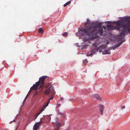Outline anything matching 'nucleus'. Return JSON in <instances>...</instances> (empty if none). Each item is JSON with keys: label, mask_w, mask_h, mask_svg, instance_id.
I'll list each match as a JSON object with an SVG mask.
<instances>
[{"label": "nucleus", "mask_w": 130, "mask_h": 130, "mask_svg": "<svg viewBox=\"0 0 130 130\" xmlns=\"http://www.w3.org/2000/svg\"><path fill=\"white\" fill-rule=\"evenodd\" d=\"M47 77V76H43L40 77L39 81L38 82H36L35 84H34L31 87L30 90L28 92V95L30 93L32 90L36 91L38 88L43 87L44 80Z\"/></svg>", "instance_id": "obj_4"}, {"label": "nucleus", "mask_w": 130, "mask_h": 130, "mask_svg": "<svg viewBox=\"0 0 130 130\" xmlns=\"http://www.w3.org/2000/svg\"><path fill=\"white\" fill-rule=\"evenodd\" d=\"M38 94V91H36L35 93V95H37Z\"/></svg>", "instance_id": "obj_17"}, {"label": "nucleus", "mask_w": 130, "mask_h": 130, "mask_svg": "<svg viewBox=\"0 0 130 130\" xmlns=\"http://www.w3.org/2000/svg\"><path fill=\"white\" fill-rule=\"evenodd\" d=\"M39 33H42L43 32V29L42 28H40L39 30Z\"/></svg>", "instance_id": "obj_14"}, {"label": "nucleus", "mask_w": 130, "mask_h": 130, "mask_svg": "<svg viewBox=\"0 0 130 130\" xmlns=\"http://www.w3.org/2000/svg\"><path fill=\"white\" fill-rule=\"evenodd\" d=\"M88 62V61H87V60H85L83 62V63L84 64H86V63H87Z\"/></svg>", "instance_id": "obj_15"}, {"label": "nucleus", "mask_w": 130, "mask_h": 130, "mask_svg": "<svg viewBox=\"0 0 130 130\" xmlns=\"http://www.w3.org/2000/svg\"><path fill=\"white\" fill-rule=\"evenodd\" d=\"M43 122L42 120H41L40 121L36 123L33 129L34 130H37L39 128L40 125Z\"/></svg>", "instance_id": "obj_6"}, {"label": "nucleus", "mask_w": 130, "mask_h": 130, "mask_svg": "<svg viewBox=\"0 0 130 130\" xmlns=\"http://www.w3.org/2000/svg\"><path fill=\"white\" fill-rule=\"evenodd\" d=\"M87 24H85V28H80L79 29V31L77 34L80 36L87 35L88 36L89 38H84V42H90V40H93L96 39H98L99 37L97 34L99 33L101 35L103 33V30L101 28L102 24L100 23L95 22L91 24L89 26H86Z\"/></svg>", "instance_id": "obj_1"}, {"label": "nucleus", "mask_w": 130, "mask_h": 130, "mask_svg": "<svg viewBox=\"0 0 130 130\" xmlns=\"http://www.w3.org/2000/svg\"><path fill=\"white\" fill-rule=\"evenodd\" d=\"M93 97L94 98H96L98 100H101V98L100 97V96L98 94H95L93 95Z\"/></svg>", "instance_id": "obj_11"}, {"label": "nucleus", "mask_w": 130, "mask_h": 130, "mask_svg": "<svg viewBox=\"0 0 130 130\" xmlns=\"http://www.w3.org/2000/svg\"><path fill=\"white\" fill-rule=\"evenodd\" d=\"M14 121V120L13 121H11V122H10V123H12V122H13V121Z\"/></svg>", "instance_id": "obj_19"}, {"label": "nucleus", "mask_w": 130, "mask_h": 130, "mask_svg": "<svg viewBox=\"0 0 130 130\" xmlns=\"http://www.w3.org/2000/svg\"><path fill=\"white\" fill-rule=\"evenodd\" d=\"M44 107L42 108L41 109L40 111L39 112L36 113L35 115V117H36V119L37 116L40 114V113L44 110Z\"/></svg>", "instance_id": "obj_9"}, {"label": "nucleus", "mask_w": 130, "mask_h": 130, "mask_svg": "<svg viewBox=\"0 0 130 130\" xmlns=\"http://www.w3.org/2000/svg\"><path fill=\"white\" fill-rule=\"evenodd\" d=\"M113 41H115V40H113Z\"/></svg>", "instance_id": "obj_22"}, {"label": "nucleus", "mask_w": 130, "mask_h": 130, "mask_svg": "<svg viewBox=\"0 0 130 130\" xmlns=\"http://www.w3.org/2000/svg\"><path fill=\"white\" fill-rule=\"evenodd\" d=\"M107 23L108 24H110L111 23L110 22V21H108L107 22Z\"/></svg>", "instance_id": "obj_20"}, {"label": "nucleus", "mask_w": 130, "mask_h": 130, "mask_svg": "<svg viewBox=\"0 0 130 130\" xmlns=\"http://www.w3.org/2000/svg\"><path fill=\"white\" fill-rule=\"evenodd\" d=\"M122 44V42H120L118 44L115 45V46H113L112 48L113 50H114L115 48L119 47L120 45H121Z\"/></svg>", "instance_id": "obj_10"}, {"label": "nucleus", "mask_w": 130, "mask_h": 130, "mask_svg": "<svg viewBox=\"0 0 130 130\" xmlns=\"http://www.w3.org/2000/svg\"><path fill=\"white\" fill-rule=\"evenodd\" d=\"M99 106L100 107V111L101 113V114L102 115L103 112L104 107L103 105L101 104Z\"/></svg>", "instance_id": "obj_8"}, {"label": "nucleus", "mask_w": 130, "mask_h": 130, "mask_svg": "<svg viewBox=\"0 0 130 130\" xmlns=\"http://www.w3.org/2000/svg\"><path fill=\"white\" fill-rule=\"evenodd\" d=\"M71 3V2L70 1H69L67 2V3H66L65 4H64L63 6L64 7H65L67 6L70 4Z\"/></svg>", "instance_id": "obj_12"}, {"label": "nucleus", "mask_w": 130, "mask_h": 130, "mask_svg": "<svg viewBox=\"0 0 130 130\" xmlns=\"http://www.w3.org/2000/svg\"><path fill=\"white\" fill-rule=\"evenodd\" d=\"M44 94L47 95L49 96H51L50 98L49 101L48 102V103L45 107L47 106L48 104L49 103L50 100H52L54 97L55 94V91L54 89V87L52 86H51L49 88L46 90L44 92Z\"/></svg>", "instance_id": "obj_5"}, {"label": "nucleus", "mask_w": 130, "mask_h": 130, "mask_svg": "<svg viewBox=\"0 0 130 130\" xmlns=\"http://www.w3.org/2000/svg\"><path fill=\"white\" fill-rule=\"evenodd\" d=\"M100 42H95L94 43H93L92 45L93 47H95V49H92L91 51V53L90 54H87V56H89L91 55L92 54L94 53L96 51L98 50H99L100 51L102 52L103 54H110L111 53L108 50H105L104 51H103L102 49L104 50L106 47L107 46L105 45H102L100 46L99 47H97V46L99 45Z\"/></svg>", "instance_id": "obj_3"}, {"label": "nucleus", "mask_w": 130, "mask_h": 130, "mask_svg": "<svg viewBox=\"0 0 130 130\" xmlns=\"http://www.w3.org/2000/svg\"><path fill=\"white\" fill-rule=\"evenodd\" d=\"M57 105L58 106H59L60 105V104H57Z\"/></svg>", "instance_id": "obj_21"}, {"label": "nucleus", "mask_w": 130, "mask_h": 130, "mask_svg": "<svg viewBox=\"0 0 130 130\" xmlns=\"http://www.w3.org/2000/svg\"><path fill=\"white\" fill-rule=\"evenodd\" d=\"M55 124L56 125V127L55 130H58L59 129L60 126V122H59L57 119Z\"/></svg>", "instance_id": "obj_7"}, {"label": "nucleus", "mask_w": 130, "mask_h": 130, "mask_svg": "<svg viewBox=\"0 0 130 130\" xmlns=\"http://www.w3.org/2000/svg\"><path fill=\"white\" fill-rule=\"evenodd\" d=\"M68 35V33L66 32H64L62 34V35L64 36L65 37L67 36Z\"/></svg>", "instance_id": "obj_13"}, {"label": "nucleus", "mask_w": 130, "mask_h": 130, "mask_svg": "<svg viewBox=\"0 0 130 130\" xmlns=\"http://www.w3.org/2000/svg\"><path fill=\"white\" fill-rule=\"evenodd\" d=\"M124 20L127 22L123 24L121 22H115L116 27L112 25H108L107 27V30L109 31L110 30L116 29L119 30L120 33V36L121 37H124L125 34H127L128 32L130 34L129 19L126 17L124 18Z\"/></svg>", "instance_id": "obj_2"}, {"label": "nucleus", "mask_w": 130, "mask_h": 130, "mask_svg": "<svg viewBox=\"0 0 130 130\" xmlns=\"http://www.w3.org/2000/svg\"><path fill=\"white\" fill-rule=\"evenodd\" d=\"M121 108H122V109H124V108H125V106H122V107H121Z\"/></svg>", "instance_id": "obj_18"}, {"label": "nucleus", "mask_w": 130, "mask_h": 130, "mask_svg": "<svg viewBox=\"0 0 130 130\" xmlns=\"http://www.w3.org/2000/svg\"><path fill=\"white\" fill-rule=\"evenodd\" d=\"M88 45H84L83 46V48H85L86 47H87V46H88Z\"/></svg>", "instance_id": "obj_16"}]
</instances>
